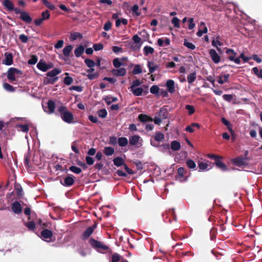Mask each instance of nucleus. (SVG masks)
<instances>
[{"label": "nucleus", "mask_w": 262, "mask_h": 262, "mask_svg": "<svg viewBox=\"0 0 262 262\" xmlns=\"http://www.w3.org/2000/svg\"><path fill=\"white\" fill-rule=\"evenodd\" d=\"M138 118H139V119L140 120V121L141 122H146L149 119L148 116H147L146 115H144V114L139 115Z\"/></svg>", "instance_id": "nucleus-56"}, {"label": "nucleus", "mask_w": 262, "mask_h": 262, "mask_svg": "<svg viewBox=\"0 0 262 262\" xmlns=\"http://www.w3.org/2000/svg\"><path fill=\"white\" fill-rule=\"evenodd\" d=\"M215 164L217 167L221 169L223 171H226L229 170V169L227 168L226 164H225L221 161H220V159H216V162Z\"/></svg>", "instance_id": "nucleus-24"}, {"label": "nucleus", "mask_w": 262, "mask_h": 262, "mask_svg": "<svg viewBox=\"0 0 262 262\" xmlns=\"http://www.w3.org/2000/svg\"><path fill=\"white\" fill-rule=\"evenodd\" d=\"M5 59L2 60V63L7 66H10L13 63V56L10 53H5Z\"/></svg>", "instance_id": "nucleus-11"}, {"label": "nucleus", "mask_w": 262, "mask_h": 262, "mask_svg": "<svg viewBox=\"0 0 262 262\" xmlns=\"http://www.w3.org/2000/svg\"><path fill=\"white\" fill-rule=\"evenodd\" d=\"M194 127L200 128V125L196 123H192L190 125H188L186 127L185 130L189 133H193L194 132Z\"/></svg>", "instance_id": "nucleus-26"}, {"label": "nucleus", "mask_w": 262, "mask_h": 262, "mask_svg": "<svg viewBox=\"0 0 262 262\" xmlns=\"http://www.w3.org/2000/svg\"><path fill=\"white\" fill-rule=\"evenodd\" d=\"M25 225L30 230H33L35 227V224L33 222H29L26 223L25 224Z\"/></svg>", "instance_id": "nucleus-57"}, {"label": "nucleus", "mask_w": 262, "mask_h": 262, "mask_svg": "<svg viewBox=\"0 0 262 262\" xmlns=\"http://www.w3.org/2000/svg\"><path fill=\"white\" fill-rule=\"evenodd\" d=\"M90 243L94 248L96 249L99 252H102L103 251L108 249V247L102 243L93 238L90 239Z\"/></svg>", "instance_id": "nucleus-2"}, {"label": "nucleus", "mask_w": 262, "mask_h": 262, "mask_svg": "<svg viewBox=\"0 0 262 262\" xmlns=\"http://www.w3.org/2000/svg\"><path fill=\"white\" fill-rule=\"evenodd\" d=\"M3 86L6 91L9 92H13L14 90L13 86L7 83H4L3 84Z\"/></svg>", "instance_id": "nucleus-54"}, {"label": "nucleus", "mask_w": 262, "mask_h": 262, "mask_svg": "<svg viewBox=\"0 0 262 262\" xmlns=\"http://www.w3.org/2000/svg\"><path fill=\"white\" fill-rule=\"evenodd\" d=\"M62 119L66 123H72L73 122L74 117L72 114L69 111L64 112L61 116Z\"/></svg>", "instance_id": "nucleus-8"}, {"label": "nucleus", "mask_w": 262, "mask_h": 262, "mask_svg": "<svg viewBox=\"0 0 262 262\" xmlns=\"http://www.w3.org/2000/svg\"><path fill=\"white\" fill-rule=\"evenodd\" d=\"M210 56L215 63H218L221 61V57L214 49H211L209 52Z\"/></svg>", "instance_id": "nucleus-10"}, {"label": "nucleus", "mask_w": 262, "mask_h": 262, "mask_svg": "<svg viewBox=\"0 0 262 262\" xmlns=\"http://www.w3.org/2000/svg\"><path fill=\"white\" fill-rule=\"evenodd\" d=\"M73 49V46L72 45H69L66 46L63 50V54L66 57H69L70 52Z\"/></svg>", "instance_id": "nucleus-36"}, {"label": "nucleus", "mask_w": 262, "mask_h": 262, "mask_svg": "<svg viewBox=\"0 0 262 262\" xmlns=\"http://www.w3.org/2000/svg\"><path fill=\"white\" fill-rule=\"evenodd\" d=\"M144 54L146 55H148V54H152L154 52V49L153 48L149 46H145L143 49Z\"/></svg>", "instance_id": "nucleus-41"}, {"label": "nucleus", "mask_w": 262, "mask_h": 262, "mask_svg": "<svg viewBox=\"0 0 262 262\" xmlns=\"http://www.w3.org/2000/svg\"><path fill=\"white\" fill-rule=\"evenodd\" d=\"M61 71L60 69H54L53 70L48 72L47 73V76L50 77H57L56 76L61 73Z\"/></svg>", "instance_id": "nucleus-25"}, {"label": "nucleus", "mask_w": 262, "mask_h": 262, "mask_svg": "<svg viewBox=\"0 0 262 262\" xmlns=\"http://www.w3.org/2000/svg\"><path fill=\"white\" fill-rule=\"evenodd\" d=\"M184 169L183 167H180L178 169V176L177 177L176 179L180 182H183L187 180L186 177H184Z\"/></svg>", "instance_id": "nucleus-15"}, {"label": "nucleus", "mask_w": 262, "mask_h": 262, "mask_svg": "<svg viewBox=\"0 0 262 262\" xmlns=\"http://www.w3.org/2000/svg\"><path fill=\"white\" fill-rule=\"evenodd\" d=\"M63 40H59L57 41V42L55 45L54 47L56 49H60L62 48L63 45Z\"/></svg>", "instance_id": "nucleus-63"}, {"label": "nucleus", "mask_w": 262, "mask_h": 262, "mask_svg": "<svg viewBox=\"0 0 262 262\" xmlns=\"http://www.w3.org/2000/svg\"><path fill=\"white\" fill-rule=\"evenodd\" d=\"M120 255L118 253H114L112 256L111 262H118L120 260Z\"/></svg>", "instance_id": "nucleus-58"}, {"label": "nucleus", "mask_w": 262, "mask_h": 262, "mask_svg": "<svg viewBox=\"0 0 262 262\" xmlns=\"http://www.w3.org/2000/svg\"><path fill=\"white\" fill-rule=\"evenodd\" d=\"M118 144L121 147H124L128 143V140L125 137H120L118 140Z\"/></svg>", "instance_id": "nucleus-34"}, {"label": "nucleus", "mask_w": 262, "mask_h": 262, "mask_svg": "<svg viewBox=\"0 0 262 262\" xmlns=\"http://www.w3.org/2000/svg\"><path fill=\"white\" fill-rule=\"evenodd\" d=\"M50 17V14L49 11L48 10H46L41 13V17L34 20V24L36 26H39L41 25L44 21L49 19Z\"/></svg>", "instance_id": "nucleus-5"}, {"label": "nucleus", "mask_w": 262, "mask_h": 262, "mask_svg": "<svg viewBox=\"0 0 262 262\" xmlns=\"http://www.w3.org/2000/svg\"><path fill=\"white\" fill-rule=\"evenodd\" d=\"M139 7L137 5H134L132 8V11L134 13H135L137 16L140 15V13L138 11Z\"/></svg>", "instance_id": "nucleus-64"}, {"label": "nucleus", "mask_w": 262, "mask_h": 262, "mask_svg": "<svg viewBox=\"0 0 262 262\" xmlns=\"http://www.w3.org/2000/svg\"><path fill=\"white\" fill-rule=\"evenodd\" d=\"M147 67L149 69V73L155 72L159 68V66L157 64L150 61H148Z\"/></svg>", "instance_id": "nucleus-23"}, {"label": "nucleus", "mask_w": 262, "mask_h": 262, "mask_svg": "<svg viewBox=\"0 0 262 262\" xmlns=\"http://www.w3.org/2000/svg\"><path fill=\"white\" fill-rule=\"evenodd\" d=\"M128 89L132 92L133 95L135 96H141L143 92V89L142 87L138 86L135 87L134 88H129Z\"/></svg>", "instance_id": "nucleus-17"}, {"label": "nucleus", "mask_w": 262, "mask_h": 262, "mask_svg": "<svg viewBox=\"0 0 262 262\" xmlns=\"http://www.w3.org/2000/svg\"><path fill=\"white\" fill-rule=\"evenodd\" d=\"M55 107L54 102L50 100L48 102V106L47 108H45V111L48 114H52L54 112Z\"/></svg>", "instance_id": "nucleus-16"}, {"label": "nucleus", "mask_w": 262, "mask_h": 262, "mask_svg": "<svg viewBox=\"0 0 262 262\" xmlns=\"http://www.w3.org/2000/svg\"><path fill=\"white\" fill-rule=\"evenodd\" d=\"M184 45L190 50H194L195 48V46L192 43L189 42L186 39H184Z\"/></svg>", "instance_id": "nucleus-42"}, {"label": "nucleus", "mask_w": 262, "mask_h": 262, "mask_svg": "<svg viewBox=\"0 0 262 262\" xmlns=\"http://www.w3.org/2000/svg\"><path fill=\"white\" fill-rule=\"evenodd\" d=\"M126 70L124 68H119L117 69H113L112 73L116 76H123L126 74Z\"/></svg>", "instance_id": "nucleus-14"}, {"label": "nucleus", "mask_w": 262, "mask_h": 262, "mask_svg": "<svg viewBox=\"0 0 262 262\" xmlns=\"http://www.w3.org/2000/svg\"><path fill=\"white\" fill-rule=\"evenodd\" d=\"M96 228V225H94L92 226L89 227L83 233V238H88L93 232L94 230Z\"/></svg>", "instance_id": "nucleus-18"}, {"label": "nucleus", "mask_w": 262, "mask_h": 262, "mask_svg": "<svg viewBox=\"0 0 262 262\" xmlns=\"http://www.w3.org/2000/svg\"><path fill=\"white\" fill-rule=\"evenodd\" d=\"M103 48V46L101 43L94 44L93 45V48L95 51H98L102 50Z\"/></svg>", "instance_id": "nucleus-60"}, {"label": "nucleus", "mask_w": 262, "mask_h": 262, "mask_svg": "<svg viewBox=\"0 0 262 262\" xmlns=\"http://www.w3.org/2000/svg\"><path fill=\"white\" fill-rule=\"evenodd\" d=\"M82 35L80 33L78 32H74L71 34L70 38L71 40H74L77 39L78 38H81Z\"/></svg>", "instance_id": "nucleus-52"}, {"label": "nucleus", "mask_w": 262, "mask_h": 262, "mask_svg": "<svg viewBox=\"0 0 262 262\" xmlns=\"http://www.w3.org/2000/svg\"><path fill=\"white\" fill-rule=\"evenodd\" d=\"M11 209L12 211L16 214L20 213L22 211L20 204L17 201H15L12 203Z\"/></svg>", "instance_id": "nucleus-13"}, {"label": "nucleus", "mask_w": 262, "mask_h": 262, "mask_svg": "<svg viewBox=\"0 0 262 262\" xmlns=\"http://www.w3.org/2000/svg\"><path fill=\"white\" fill-rule=\"evenodd\" d=\"M4 7L8 11H12L14 10V4L10 0H4L3 3Z\"/></svg>", "instance_id": "nucleus-19"}, {"label": "nucleus", "mask_w": 262, "mask_h": 262, "mask_svg": "<svg viewBox=\"0 0 262 262\" xmlns=\"http://www.w3.org/2000/svg\"><path fill=\"white\" fill-rule=\"evenodd\" d=\"M98 115L100 117L104 118L107 116V111L105 109H101L98 112Z\"/></svg>", "instance_id": "nucleus-50"}, {"label": "nucleus", "mask_w": 262, "mask_h": 262, "mask_svg": "<svg viewBox=\"0 0 262 262\" xmlns=\"http://www.w3.org/2000/svg\"><path fill=\"white\" fill-rule=\"evenodd\" d=\"M142 82L138 79H136L133 80L131 83V85L129 88H134L135 87H138L141 85Z\"/></svg>", "instance_id": "nucleus-45"}, {"label": "nucleus", "mask_w": 262, "mask_h": 262, "mask_svg": "<svg viewBox=\"0 0 262 262\" xmlns=\"http://www.w3.org/2000/svg\"><path fill=\"white\" fill-rule=\"evenodd\" d=\"M21 120L24 122L25 123L24 124H16V127L17 128L18 131L22 132L24 133H28L29 130V124L27 120L25 118H15L14 120Z\"/></svg>", "instance_id": "nucleus-3"}, {"label": "nucleus", "mask_w": 262, "mask_h": 262, "mask_svg": "<svg viewBox=\"0 0 262 262\" xmlns=\"http://www.w3.org/2000/svg\"><path fill=\"white\" fill-rule=\"evenodd\" d=\"M73 81V78L69 76L66 77L63 80L64 83L67 85H70V84H71Z\"/></svg>", "instance_id": "nucleus-51"}, {"label": "nucleus", "mask_w": 262, "mask_h": 262, "mask_svg": "<svg viewBox=\"0 0 262 262\" xmlns=\"http://www.w3.org/2000/svg\"><path fill=\"white\" fill-rule=\"evenodd\" d=\"M20 18L23 21L27 24H30L32 21V19L30 16L29 13L26 11L22 13L21 15L20 16Z\"/></svg>", "instance_id": "nucleus-20"}, {"label": "nucleus", "mask_w": 262, "mask_h": 262, "mask_svg": "<svg viewBox=\"0 0 262 262\" xmlns=\"http://www.w3.org/2000/svg\"><path fill=\"white\" fill-rule=\"evenodd\" d=\"M229 78V74H225L223 76H220L219 78V79L217 80V82L220 84H223L225 82H227L228 81Z\"/></svg>", "instance_id": "nucleus-31"}, {"label": "nucleus", "mask_w": 262, "mask_h": 262, "mask_svg": "<svg viewBox=\"0 0 262 262\" xmlns=\"http://www.w3.org/2000/svg\"><path fill=\"white\" fill-rule=\"evenodd\" d=\"M166 85L168 91L170 93H173L174 92V82L173 80H168L166 81Z\"/></svg>", "instance_id": "nucleus-21"}, {"label": "nucleus", "mask_w": 262, "mask_h": 262, "mask_svg": "<svg viewBox=\"0 0 262 262\" xmlns=\"http://www.w3.org/2000/svg\"><path fill=\"white\" fill-rule=\"evenodd\" d=\"M58 79V77H48L45 78L43 83L45 84H54Z\"/></svg>", "instance_id": "nucleus-29"}, {"label": "nucleus", "mask_w": 262, "mask_h": 262, "mask_svg": "<svg viewBox=\"0 0 262 262\" xmlns=\"http://www.w3.org/2000/svg\"><path fill=\"white\" fill-rule=\"evenodd\" d=\"M223 99L228 102H230L233 99V96L230 94H225L223 96Z\"/></svg>", "instance_id": "nucleus-61"}, {"label": "nucleus", "mask_w": 262, "mask_h": 262, "mask_svg": "<svg viewBox=\"0 0 262 262\" xmlns=\"http://www.w3.org/2000/svg\"><path fill=\"white\" fill-rule=\"evenodd\" d=\"M226 54L229 55L228 59L232 61H234L236 64H239L241 60L239 58H236V53L232 49H227L226 52Z\"/></svg>", "instance_id": "nucleus-6"}, {"label": "nucleus", "mask_w": 262, "mask_h": 262, "mask_svg": "<svg viewBox=\"0 0 262 262\" xmlns=\"http://www.w3.org/2000/svg\"><path fill=\"white\" fill-rule=\"evenodd\" d=\"M123 58H115L113 60V65L116 68H119L121 66L123 65Z\"/></svg>", "instance_id": "nucleus-33"}, {"label": "nucleus", "mask_w": 262, "mask_h": 262, "mask_svg": "<svg viewBox=\"0 0 262 262\" xmlns=\"http://www.w3.org/2000/svg\"><path fill=\"white\" fill-rule=\"evenodd\" d=\"M179 21V19L177 17H174L171 20V23L173 25V26L177 28H180Z\"/></svg>", "instance_id": "nucleus-49"}, {"label": "nucleus", "mask_w": 262, "mask_h": 262, "mask_svg": "<svg viewBox=\"0 0 262 262\" xmlns=\"http://www.w3.org/2000/svg\"><path fill=\"white\" fill-rule=\"evenodd\" d=\"M84 48L82 46L80 45L76 48L74 50V53L77 57H79L84 52Z\"/></svg>", "instance_id": "nucleus-27"}, {"label": "nucleus", "mask_w": 262, "mask_h": 262, "mask_svg": "<svg viewBox=\"0 0 262 262\" xmlns=\"http://www.w3.org/2000/svg\"><path fill=\"white\" fill-rule=\"evenodd\" d=\"M129 143L130 145L139 148L142 146L143 140L139 136L134 135L129 138Z\"/></svg>", "instance_id": "nucleus-4"}, {"label": "nucleus", "mask_w": 262, "mask_h": 262, "mask_svg": "<svg viewBox=\"0 0 262 262\" xmlns=\"http://www.w3.org/2000/svg\"><path fill=\"white\" fill-rule=\"evenodd\" d=\"M186 109L188 111V114L189 115H192L195 112V110L192 105H186L185 106Z\"/></svg>", "instance_id": "nucleus-55"}, {"label": "nucleus", "mask_w": 262, "mask_h": 262, "mask_svg": "<svg viewBox=\"0 0 262 262\" xmlns=\"http://www.w3.org/2000/svg\"><path fill=\"white\" fill-rule=\"evenodd\" d=\"M104 100H105V102L107 104H110L113 102L117 101L118 99L116 97H112L110 96H106L104 98Z\"/></svg>", "instance_id": "nucleus-40"}, {"label": "nucleus", "mask_w": 262, "mask_h": 262, "mask_svg": "<svg viewBox=\"0 0 262 262\" xmlns=\"http://www.w3.org/2000/svg\"><path fill=\"white\" fill-rule=\"evenodd\" d=\"M114 152V149L112 147H105L103 149L104 154L107 156H112Z\"/></svg>", "instance_id": "nucleus-35"}, {"label": "nucleus", "mask_w": 262, "mask_h": 262, "mask_svg": "<svg viewBox=\"0 0 262 262\" xmlns=\"http://www.w3.org/2000/svg\"><path fill=\"white\" fill-rule=\"evenodd\" d=\"M52 235V232L48 229L43 230L41 232V236L45 239H47L50 238H51Z\"/></svg>", "instance_id": "nucleus-32"}, {"label": "nucleus", "mask_w": 262, "mask_h": 262, "mask_svg": "<svg viewBox=\"0 0 262 262\" xmlns=\"http://www.w3.org/2000/svg\"><path fill=\"white\" fill-rule=\"evenodd\" d=\"M196 79V73H192L187 76V81L189 83L193 82Z\"/></svg>", "instance_id": "nucleus-43"}, {"label": "nucleus", "mask_w": 262, "mask_h": 262, "mask_svg": "<svg viewBox=\"0 0 262 262\" xmlns=\"http://www.w3.org/2000/svg\"><path fill=\"white\" fill-rule=\"evenodd\" d=\"M220 36L219 35L214 36L212 38L211 44L214 47H216L218 52L221 53L222 51L220 48L223 45V43L220 41Z\"/></svg>", "instance_id": "nucleus-7"}, {"label": "nucleus", "mask_w": 262, "mask_h": 262, "mask_svg": "<svg viewBox=\"0 0 262 262\" xmlns=\"http://www.w3.org/2000/svg\"><path fill=\"white\" fill-rule=\"evenodd\" d=\"M252 72L259 78L262 79V69H259L257 67L252 69Z\"/></svg>", "instance_id": "nucleus-37"}, {"label": "nucleus", "mask_w": 262, "mask_h": 262, "mask_svg": "<svg viewBox=\"0 0 262 262\" xmlns=\"http://www.w3.org/2000/svg\"><path fill=\"white\" fill-rule=\"evenodd\" d=\"M114 164L117 166H120L124 164V160L121 157H117L113 160Z\"/></svg>", "instance_id": "nucleus-38"}, {"label": "nucleus", "mask_w": 262, "mask_h": 262, "mask_svg": "<svg viewBox=\"0 0 262 262\" xmlns=\"http://www.w3.org/2000/svg\"><path fill=\"white\" fill-rule=\"evenodd\" d=\"M134 75H137L142 72V69L140 64H136L133 70Z\"/></svg>", "instance_id": "nucleus-39"}, {"label": "nucleus", "mask_w": 262, "mask_h": 262, "mask_svg": "<svg viewBox=\"0 0 262 262\" xmlns=\"http://www.w3.org/2000/svg\"><path fill=\"white\" fill-rule=\"evenodd\" d=\"M199 28H201L204 33H207L208 31L207 28L205 26V24L204 22H201Z\"/></svg>", "instance_id": "nucleus-62"}, {"label": "nucleus", "mask_w": 262, "mask_h": 262, "mask_svg": "<svg viewBox=\"0 0 262 262\" xmlns=\"http://www.w3.org/2000/svg\"><path fill=\"white\" fill-rule=\"evenodd\" d=\"M164 138V135L160 132H157L156 133L155 136V140L157 141H162Z\"/></svg>", "instance_id": "nucleus-44"}, {"label": "nucleus", "mask_w": 262, "mask_h": 262, "mask_svg": "<svg viewBox=\"0 0 262 262\" xmlns=\"http://www.w3.org/2000/svg\"><path fill=\"white\" fill-rule=\"evenodd\" d=\"M74 177L73 176H68L64 178L63 181H60L61 184L66 187L70 186L74 184Z\"/></svg>", "instance_id": "nucleus-12"}, {"label": "nucleus", "mask_w": 262, "mask_h": 262, "mask_svg": "<svg viewBox=\"0 0 262 262\" xmlns=\"http://www.w3.org/2000/svg\"><path fill=\"white\" fill-rule=\"evenodd\" d=\"M186 164L190 169H195L196 167V164L195 162L190 159L187 160L186 161Z\"/></svg>", "instance_id": "nucleus-46"}, {"label": "nucleus", "mask_w": 262, "mask_h": 262, "mask_svg": "<svg viewBox=\"0 0 262 262\" xmlns=\"http://www.w3.org/2000/svg\"><path fill=\"white\" fill-rule=\"evenodd\" d=\"M84 62L85 64L89 68H93L95 66V62L93 60L86 59H85Z\"/></svg>", "instance_id": "nucleus-48"}, {"label": "nucleus", "mask_w": 262, "mask_h": 262, "mask_svg": "<svg viewBox=\"0 0 262 262\" xmlns=\"http://www.w3.org/2000/svg\"><path fill=\"white\" fill-rule=\"evenodd\" d=\"M170 147L174 151L179 150L181 148L180 143L177 141H173L171 142Z\"/></svg>", "instance_id": "nucleus-30"}, {"label": "nucleus", "mask_w": 262, "mask_h": 262, "mask_svg": "<svg viewBox=\"0 0 262 262\" xmlns=\"http://www.w3.org/2000/svg\"><path fill=\"white\" fill-rule=\"evenodd\" d=\"M167 115L168 113L167 109L165 108H161L158 112L157 116L163 120L167 118Z\"/></svg>", "instance_id": "nucleus-28"}, {"label": "nucleus", "mask_w": 262, "mask_h": 262, "mask_svg": "<svg viewBox=\"0 0 262 262\" xmlns=\"http://www.w3.org/2000/svg\"><path fill=\"white\" fill-rule=\"evenodd\" d=\"M21 75V71L16 68H11L8 71L7 78L11 81H16Z\"/></svg>", "instance_id": "nucleus-1"}, {"label": "nucleus", "mask_w": 262, "mask_h": 262, "mask_svg": "<svg viewBox=\"0 0 262 262\" xmlns=\"http://www.w3.org/2000/svg\"><path fill=\"white\" fill-rule=\"evenodd\" d=\"M159 88L156 85H152L150 89V92L153 94H157L159 92Z\"/></svg>", "instance_id": "nucleus-53"}, {"label": "nucleus", "mask_w": 262, "mask_h": 262, "mask_svg": "<svg viewBox=\"0 0 262 262\" xmlns=\"http://www.w3.org/2000/svg\"><path fill=\"white\" fill-rule=\"evenodd\" d=\"M20 40L23 43H26L28 41V37L26 35L22 34L19 36Z\"/></svg>", "instance_id": "nucleus-59"}, {"label": "nucleus", "mask_w": 262, "mask_h": 262, "mask_svg": "<svg viewBox=\"0 0 262 262\" xmlns=\"http://www.w3.org/2000/svg\"><path fill=\"white\" fill-rule=\"evenodd\" d=\"M199 171H207L211 169V167L206 162H200L198 163Z\"/></svg>", "instance_id": "nucleus-22"}, {"label": "nucleus", "mask_w": 262, "mask_h": 262, "mask_svg": "<svg viewBox=\"0 0 262 262\" xmlns=\"http://www.w3.org/2000/svg\"><path fill=\"white\" fill-rule=\"evenodd\" d=\"M69 169L72 172L76 173L79 174L81 172V169L77 166H72L69 168Z\"/></svg>", "instance_id": "nucleus-47"}, {"label": "nucleus", "mask_w": 262, "mask_h": 262, "mask_svg": "<svg viewBox=\"0 0 262 262\" xmlns=\"http://www.w3.org/2000/svg\"><path fill=\"white\" fill-rule=\"evenodd\" d=\"M37 67L39 70L43 72H46L49 69L52 68V64L51 63H47L45 61L40 60L37 63Z\"/></svg>", "instance_id": "nucleus-9"}]
</instances>
